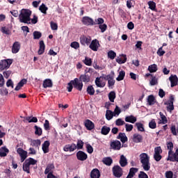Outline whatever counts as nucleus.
<instances>
[{
    "mask_svg": "<svg viewBox=\"0 0 178 178\" xmlns=\"http://www.w3.org/2000/svg\"><path fill=\"white\" fill-rule=\"evenodd\" d=\"M52 169H55V165H54V163L47 165L44 170V175H48L49 173H51V170H52Z\"/></svg>",
    "mask_w": 178,
    "mask_h": 178,
    "instance_id": "c9c22d12",
    "label": "nucleus"
},
{
    "mask_svg": "<svg viewBox=\"0 0 178 178\" xmlns=\"http://www.w3.org/2000/svg\"><path fill=\"white\" fill-rule=\"evenodd\" d=\"M118 140H120L121 143L122 144H124V143H127L128 138L127 136H126V134L124 133H119L118 136H117Z\"/></svg>",
    "mask_w": 178,
    "mask_h": 178,
    "instance_id": "4be33fe9",
    "label": "nucleus"
},
{
    "mask_svg": "<svg viewBox=\"0 0 178 178\" xmlns=\"http://www.w3.org/2000/svg\"><path fill=\"white\" fill-rule=\"evenodd\" d=\"M102 163L106 166H111L113 163V160L111 157H104L102 159Z\"/></svg>",
    "mask_w": 178,
    "mask_h": 178,
    "instance_id": "bb28decb",
    "label": "nucleus"
},
{
    "mask_svg": "<svg viewBox=\"0 0 178 178\" xmlns=\"http://www.w3.org/2000/svg\"><path fill=\"white\" fill-rule=\"evenodd\" d=\"M108 56L110 59L113 60L116 58V53L112 50L108 52Z\"/></svg>",
    "mask_w": 178,
    "mask_h": 178,
    "instance_id": "6e6d98bb",
    "label": "nucleus"
},
{
    "mask_svg": "<svg viewBox=\"0 0 178 178\" xmlns=\"http://www.w3.org/2000/svg\"><path fill=\"white\" fill-rule=\"evenodd\" d=\"M124 76H126V72L123 70L120 71L118 76L116 78L117 81H122V80H124Z\"/></svg>",
    "mask_w": 178,
    "mask_h": 178,
    "instance_id": "f704fd0d",
    "label": "nucleus"
},
{
    "mask_svg": "<svg viewBox=\"0 0 178 178\" xmlns=\"http://www.w3.org/2000/svg\"><path fill=\"white\" fill-rule=\"evenodd\" d=\"M155 102H156V99H155L154 95H149L147 97L148 104L150 105V106H152V105H155Z\"/></svg>",
    "mask_w": 178,
    "mask_h": 178,
    "instance_id": "cd10ccee",
    "label": "nucleus"
},
{
    "mask_svg": "<svg viewBox=\"0 0 178 178\" xmlns=\"http://www.w3.org/2000/svg\"><path fill=\"white\" fill-rule=\"evenodd\" d=\"M115 72L114 71H111V73L108 75H106L104 77V80H115Z\"/></svg>",
    "mask_w": 178,
    "mask_h": 178,
    "instance_id": "4c0bfd02",
    "label": "nucleus"
},
{
    "mask_svg": "<svg viewBox=\"0 0 178 178\" xmlns=\"http://www.w3.org/2000/svg\"><path fill=\"white\" fill-rule=\"evenodd\" d=\"M50 26H51V30H58V24L54 22H51Z\"/></svg>",
    "mask_w": 178,
    "mask_h": 178,
    "instance_id": "338daca9",
    "label": "nucleus"
},
{
    "mask_svg": "<svg viewBox=\"0 0 178 178\" xmlns=\"http://www.w3.org/2000/svg\"><path fill=\"white\" fill-rule=\"evenodd\" d=\"M31 10L27 9H22L19 15V19L20 23H24L25 24H31Z\"/></svg>",
    "mask_w": 178,
    "mask_h": 178,
    "instance_id": "f257e3e1",
    "label": "nucleus"
},
{
    "mask_svg": "<svg viewBox=\"0 0 178 178\" xmlns=\"http://www.w3.org/2000/svg\"><path fill=\"white\" fill-rule=\"evenodd\" d=\"M88 158V155L87 154L81 150H79L76 153V159L78 161H87V159Z\"/></svg>",
    "mask_w": 178,
    "mask_h": 178,
    "instance_id": "ddd939ff",
    "label": "nucleus"
},
{
    "mask_svg": "<svg viewBox=\"0 0 178 178\" xmlns=\"http://www.w3.org/2000/svg\"><path fill=\"white\" fill-rule=\"evenodd\" d=\"M39 50L38 51V55H42L44 52H45V43H44V40H40L39 42Z\"/></svg>",
    "mask_w": 178,
    "mask_h": 178,
    "instance_id": "b1692460",
    "label": "nucleus"
},
{
    "mask_svg": "<svg viewBox=\"0 0 178 178\" xmlns=\"http://www.w3.org/2000/svg\"><path fill=\"white\" fill-rule=\"evenodd\" d=\"M70 47L71 48H74V49H79L80 48V44L78 42H72Z\"/></svg>",
    "mask_w": 178,
    "mask_h": 178,
    "instance_id": "052dcab7",
    "label": "nucleus"
},
{
    "mask_svg": "<svg viewBox=\"0 0 178 178\" xmlns=\"http://www.w3.org/2000/svg\"><path fill=\"white\" fill-rule=\"evenodd\" d=\"M31 145L35 147L38 149H40V145H41V140L40 139L31 140Z\"/></svg>",
    "mask_w": 178,
    "mask_h": 178,
    "instance_id": "c756f323",
    "label": "nucleus"
},
{
    "mask_svg": "<svg viewBox=\"0 0 178 178\" xmlns=\"http://www.w3.org/2000/svg\"><path fill=\"white\" fill-rule=\"evenodd\" d=\"M152 79L150 80V86H156L158 84V79H156V76H152Z\"/></svg>",
    "mask_w": 178,
    "mask_h": 178,
    "instance_id": "bf43d9fd",
    "label": "nucleus"
},
{
    "mask_svg": "<svg viewBox=\"0 0 178 178\" xmlns=\"http://www.w3.org/2000/svg\"><path fill=\"white\" fill-rule=\"evenodd\" d=\"M138 178H148V175L147 173L144 172V171H140L138 175Z\"/></svg>",
    "mask_w": 178,
    "mask_h": 178,
    "instance_id": "774afa93",
    "label": "nucleus"
},
{
    "mask_svg": "<svg viewBox=\"0 0 178 178\" xmlns=\"http://www.w3.org/2000/svg\"><path fill=\"white\" fill-rule=\"evenodd\" d=\"M148 70L150 73H155L158 70V65L156 64L150 65L148 67Z\"/></svg>",
    "mask_w": 178,
    "mask_h": 178,
    "instance_id": "473e14b6",
    "label": "nucleus"
},
{
    "mask_svg": "<svg viewBox=\"0 0 178 178\" xmlns=\"http://www.w3.org/2000/svg\"><path fill=\"white\" fill-rule=\"evenodd\" d=\"M136 126L138 131H145V129H144V125L141 122H136Z\"/></svg>",
    "mask_w": 178,
    "mask_h": 178,
    "instance_id": "8fccbe9b",
    "label": "nucleus"
},
{
    "mask_svg": "<svg viewBox=\"0 0 178 178\" xmlns=\"http://www.w3.org/2000/svg\"><path fill=\"white\" fill-rule=\"evenodd\" d=\"M166 145H167V148L168 149V152H173V143L172 142H167Z\"/></svg>",
    "mask_w": 178,
    "mask_h": 178,
    "instance_id": "13d9d810",
    "label": "nucleus"
},
{
    "mask_svg": "<svg viewBox=\"0 0 178 178\" xmlns=\"http://www.w3.org/2000/svg\"><path fill=\"white\" fill-rule=\"evenodd\" d=\"M81 23L84 24V26H95L97 24L92 18L87 16L83 17Z\"/></svg>",
    "mask_w": 178,
    "mask_h": 178,
    "instance_id": "39448f33",
    "label": "nucleus"
},
{
    "mask_svg": "<svg viewBox=\"0 0 178 178\" xmlns=\"http://www.w3.org/2000/svg\"><path fill=\"white\" fill-rule=\"evenodd\" d=\"M26 120L29 122V123H37V122H38L37 117H28L26 118Z\"/></svg>",
    "mask_w": 178,
    "mask_h": 178,
    "instance_id": "603ef678",
    "label": "nucleus"
},
{
    "mask_svg": "<svg viewBox=\"0 0 178 178\" xmlns=\"http://www.w3.org/2000/svg\"><path fill=\"white\" fill-rule=\"evenodd\" d=\"M112 172L114 177L120 178L123 176V168L118 165H114L112 168Z\"/></svg>",
    "mask_w": 178,
    "mask_h": 178,
    "instance_id": "7ed1b4c3",
    "label": "nucleus"
},
{
    "mask_svg": "<svg viewBox=\"0 0 178 178\" xmlns=\"http://www.w3.org/2000/svg\"><path fill=\"white\" fill-rule=\"evenodd\" d=\"M86 149L88 154H92V152H94V148H92V146L90 144L86 145Z\"/></svg>",
    "mask_w": 178,
    "mask_h": 178,
    "instance_id": "e2e57ef3",
    "label": "nucleus"
},
{
    "mask_svg": "<svg viewBox=\"0 0 178 178\" xmlns=\"http://www.w3.org/2000/svg\"><path fill=\"white\" fill-rule=\"evenodd\" d=\"M76 149H77V146H76L74 143L65 145L63 147V151H65V152H74Z\"/></svg>",
    "mask_w": 178,
    "mask_h": 178,
    "instance_id": "1a4fd4ad",
    "label": "nucleus"
},
{
    "mask_svg": "<svg viewBox=\"0 0 178 178\" xmlns=\"http://www.w3.org/2000/svg\"><path fill=\"white\" fill-rule=\"evenodd\" d=\"M84 126L86 129L89 131L94 130V129H95V124L90 120H85Z\"/></svg>",
    "mask_w": 178,
    "mask_h": 178,
    "instance_id": "2eb2a0df",
    "label": "nucleus"
},
{
    "mask_svg": "<svg viewBox=\"0 0 178 178\" xmlns=\"http://www.w3.org/2000/svg\"><path fill=\"white\" fill-rule=\"evenodd\" d=\"M35 136H42V129L37 125L34 126Z\"/></svg>",
    "mask_w": 178,
    "mask_h": 178,
    "instance_id": "e433bc0d",
    "label": "nucleus"
},
{
    "mask_svg": "<svg viewBox=\"0 0 178 178\" xmlns=\"http://www.w3.org/2000/svg\"><path fill=\"white\" fill-rule=\"evenodd\" d=\"M160 118L161 119V123L162 124H166L168 123V118H166V116L163 115L162 112L159 113Z\"/></svg>",
    "mask_w": 178,
    "mask_h": 178,
    "instance_id": "a18cd8bd",
    "label": "nucleus"
},
{
    "mask_svg": "<svg viewBox=\"0 0 178 178\" xmlns=\"http://www.w3.org/2000/svg\"><path fill=\"white\" fill-rule=\"evenodd\" d=\"M8 154H9V149H8L6 146L0 148V156L1 158L6 156Z\"/></svg>",
    "mask_w": 178,
    "mask_h": 178,
    "instance_id": "393cba45",
    "label": "nucleus"
},
{
    "mask_svg": "<svg viewBox=\"0 0 178 178\" xmlns=\"http://www.w3.org/2000/svg\"><path fill=\"white\" fill-rule=\"evenodd\" d=\"M17 154H19L21 158V161L24 162V161H26V159L27 158V151H25L22 147H19L18 149H17Z\"/></svg>",
    "mask_w": 178,
    "mask_h": 178,
    "instance_id": "f8f14e48",
    "label": "nucleus"
},
{
    "mask_svg": "<svg viewBox=\"0 0 178 178\" xmlns=\"http://www.w3.org/2000/svg\"><path fill=\"white\" fill-rule=\"evenodd\" d=\"M3 74L5 79H9V77H10V75L12 74V71L10 70L4 71L3 72Z\"/></svg>",
    "mask_w": 178,
    "mask_h": 178,
    "instance_id": "69168bd1",
    "label": "nucleus"
},
{
    "mask_svg": "<svg viewBox=\"0 0 178 178\" xmlns=\"http://www.w3.org/2000/svg\"><path fill=\"white\" fill-rule=\"evenodd\" d=\"M49 145H51L49 140L44 141L42 145V149L44 154H48V152H49Z\"/></svg>",
    "mask_w": 178,
    "mask_h": 178,
    "instance_id": "f3484780",
    "label": "nucleus"
},
{
    "mask_svg": "<svg viewBox=\"0 0 178 178\" xmlns=\"http://www.w3.org/2000/svg\"><path fill=\"white\" fill-rule=\"evenodd\" d=\"M174 102H175V96L170 95L168 103L167 102L164 103V105H168L167 106V111L168 112H172V111H175V106L173 105Z\"/></svg>",
    "mask_w": 178,
    "mask_h": 178,
    "instance_id": "423d86ee",
    "label": "nucleus"
},
{
    "mask_svg": "<svg viewBox=\"0 0 178 178\" xmlns=\"http://www.w3.org/2000/svg\"><path fill=\"white\" fill-rule=\"evenodd\" d=\"M79 80L82 83H90V75L87 74H81L79 76Z\"/></svg>",
    "mask_w": 178,
    "mask_h": 178,
    "instance_id": "5701e85b",
    "label": "nucleus"
},
{
    "mask_svg": "<svg viewBox=\"0 0 178 178\" xmlns=\"http://www.w3.org/2000/svg\"><path fill=\"white\" fill-rule=\"evenodd\" d=\"M125 122L128 123H135L137 122V118L134 117V115H129L125 118Z\"/></svg>",
    "mask_w": 178,
    "mask_h": 178,
    "instance_id": "c85d7f7f",
    "label": "nucleus"
},
{
    "mask_svg": "<svg viewBox=\"0 0 178 178\" xmlns=\"http://www.w3.org/2000/svg\"><path fill=\"white\" fill-rule=\"evenodd\" d=\"M74 88L78 90V91H81L83 90V82H81L78 78H75L72 80Z\"/></svg>",
    "mask_w": 178,
    "mask_h": 178,
    "instance_id": "6e6552de",
    "label": "nucleus"
},
{
    "mask_svg": "<svg viewBox=\"0 0 178 178\" xmlns=\"http://www.w3.org/2000/svg\"><path fill=\"white\" fill-rule=\"evenodd\" d=\"M137 172H138V168H131L129 169V174L131 175V176H136V173H137Z\"/></svg>",
    "mask_w": 178,
    "mask_h": 178,
    "instance_id": "5fc2aeb1",
    "label": "nucleus"
},
{
    "mask_svg": "<svg viewBox=\"0 0 178 178\" xmlns=\"http://www.w3.org/2000/svg\"><path fill=\"white\" fill-rule=\"evenodd\" d=\"M20 51V42H15L12 47V52L13 54H17Z\"/></svg>",
    "mask_w": 178,
    "mask_h": 178,
    "instance_id": "aec40b11",
    "label": "nucleus"
},
{
    "mask_svg": "<svg viewBox=\"0 0 178 178\" xmlns=\"http://www.w3.org/2000/svg\"><path fill=\"white\" fill-rule=\"evenodd\" d=\"M80 42L83 47L90 45V44H91V38L90 36L82 35L80 38Z\"/></svg>",
    "mask_w": 178,
    "mask_h": 178,
    "instance_id": "9b49d317",
    "label": "nucleus"
},
{
    "mask_svg": "<svg viewBox=\"0 0 178 178\" xmlns=\"http://www.w3.org/2000/svg\"><path fill=\"white\" fill-rule=\"evenodd\" d=\"M119 163L121 168H124L127 166V164H128L127 159L126 158V156H124V155L122 154L120 156Z\"/></svg>",
    "mask_w": 178,
    "mask_h": 178,
    "instance_id": "a211bd4d",
    "label": "nucleus"
},
{
    "mask_svg": "<svg viewBox=\"0 0 178 178\" xmlns=\"http://www.w3.org/2000/svg\"><path fill=\"white\" fill-rule=\"evenodd\" d=\"M23 171L26 172V173H30V165L26 163V161L23 163Z\"/></svg>",
    "mask_w": 178,
    "mask_h": 178,
    "instance_id": "de8ad7c7",
    "label": "nucleus"
},
{
    "mask_svg": "<svg viewBox=\"0 0 178 178\" xmlns=\"http://www.w3.org/2000/svg\"><path fill=\"white\" fill-rule=\"evenodd\" d=\"M95 83L97 86V87H99L100 88H104L105 87V83H101V78L97 77Z\"/></svg>",
    "mask_w": 178,
    "mask_h": 178,
    "instance_id": "72a5a7b5",
    "label": "nucleus"
},
{
    "mask_svg": "<svg viewBox=\"0 0 178 178\" xmlns=\"http://www.w3.org/2000/svg\"><path fill=\"white\" fill-rule=\"evenodd\" d=\"M42 86L44 88H51L54 86V83L51 79H47L44 80Z\"/></svg>",
    "mask_w": 178,
    "mask_h": 178,
    "instance_id": "412c9836",
    "label": "nucleus"
},
{
    "mask_svg": "<svg viewBox=\"0 0 178 178\" xmlns=\"http://www.w3.org/2000/svg\"><path fill=\"white\" fill-rule=\"evenodd\" d=\"M99 41L98 40L95 39L92 40V42L89 44V48L92 49V51H98V48H99Z\"/></svg>",
    "mask_w": 178,
    "mask_h": 178,
    "instance_id": "4468645a",
    "label": "nucleus"
},
{
    "mask_svg": "<svg viewBox=\"0 0 178 178\" xmlns=\"http://www.w3.org/2000/svg\"><path fill=\"white\" fill-rule=\"evenodd\" d=\"M149 129H156V122L155 120H152L151 122H149Z\"/></svg>",
    "mask_w": 178,
    "mask_h": 178,
    "instance_id": "4d7b16f0",
    "label": "nucleus"
},
{
    "mask_svg": "<svg viewBox=\"0 0 178 178\" xmlns=\"http://www.w3.org/2000/svg\"><path fill=\"white\" fill-rule=\"evenodd\" d=\"M113 118V113L111 110H107L106 113V119L111 120Z\"/></svg>",
    "mask_w": 178,
    "mask_h": 178,
    "instance_id": "c03bdc74",
    "label": "nucleus"
},
{
    "mask_svg": "<svg viewBox=\"0 0 178 178\" xmlns=\"http://www.w3.org/2000/svg\"><path fill=\"white\" fill-rule=\"evenodd\" d=\"M87 93L89 95H94L95 94V90L94 89V87H92V86H89L87 88Z\"/></svg>",
    "mask_w": 178,
    "mask_h": 178,
    "instance_id": "37998d69",
    "label": "nucleus"
},
{
    "mask_svg": "<svg viewBox=\"0 0 178 178\" xmlns=\"http://www.w3.org/2000/svg\"><path fill=\"white\" fill-rule=\"evenodd\" d=\"M115 98H116V93L115 91H111L108 93V99L111 102H115Z\"/></svg>",
    "mask_w": 178,
    "mask_h": 178,
    "instance_id": "ea45409f",
    "label": "nucleus"
},
{
    "mask_svg": "<svg viewBox=\"0 0 178 178\" xmlns=\"http://www.w3.org/2000/svg\"><path fill=\"white\" fill-rule=\"evenodd\" d=\"M156 54L159 56H163V55H165V54H166V52L163 50V47H161L157 50Z\"/></svg>",
    "mask_w": 178,
    "mask_h": 178,
    "instance_id": "864d4df0",
    "label": "nucleus"
},
{
    "mask_svg": "<svg viewBox=\"0 0 178 178\" xmlns=\"http://www.w3.org/2000/svg\"><path fill=\"white\" fill-rule=\"evenodd\" d=\"M99 29H101L102 33H105V31H106V29H108V26L106 24H102L99 25Z\"/></svg>",
    "mask_w": 178,
    "mask_h": 178,
    "instance_id": "680f3d73",
    "label": "nucleus"
},
{
    "mask_svg": "<svg viewBox=\"0 0 178 178\" xmlns=\"http://www.w3.org/2000/svg\"><path fill=\"white\" fill-rule=\"evenodd\" d=\"M122 56L123 57V59H122L120 57H118L116 58L117 63H119L120 65H122L123 63H126V62H127V56L124 55V54H122Z\"/></svg>",
    "mask_w": 178,
    "mask_h": 178,
    "instance_id": "7c9ffc66",
    "label": "nucleus"
},
{
    "mask_svg": "<svg viewBox=\"0 0 178 178\" xmlns=\"http://www.w3.org/2000/svg\"><path fill=\"white\" fill-rule=\"evenodd\" d=\"M83 63L86 65V66H91L92 65V60L90 58L85 57V60H83Z\"/></svg>",
    "mask_w": 178,
    "mask_h": 178,
    "instance_id": "3c124183",
    "label": "nucleus"
},
{
    "mask_svg": "<svg viewBox=\"0 0 178 178\" xmlns=\"http://www.w3.org/2000/svg\"><path fill=\"white\" fill-rule=\"evenodd\" d=\"M26 163L29 164V166H31V165H36L37 164V161L31 157L27 159L26 160H25Z\"/></svg>",
    "mask_w": 178,
    "mask_h": 178,
    "instance_id": "58836bf2",
    "label": "nucleus"
},
{
    "mask_svg": "<svg viewBox=\"0 0 178 178\" xmlns=\"http://www.w3.org/2000/svg\"><path fill=\"white\" fill-rule=\"evenodd\" d=\"M76 147L77 149H83V147H84V142L81 140H78Z\"/></svg>",
    "mask_w": 178,
    "mask_h": 178,
    "instance_id": "09e8293b",
    "label": "nucleus"
},
{
    "mask_svg": "<svg viewBox=\"0 0 178 178\" xmlns=\"http://www.w3.org/2000/svg\"><path fill=\"white\" fill-rule=\"evenodd\" d=\"M111 131V127L103 126L102 128L101 133L103 134V136H108L109 134V132Z\"/></svg>",
    "mask_w": 178,
    "mask_h": 178,
    "instance_id": "2f4dec72",
    "label": "nucleus"
},
{
    "mask_svg": "<svg viewBox=\"0 0 178 178\" xmlns=\"http://www.w3.org/2000/svg\"><path fill=\"white\" fill-rule=\"evenodd\" d=\"M13 63V59H5L0 62V72L2 70H6L10 67V65Z\"/></svg>",
    "mask_w": 178,
    "mask_h": 178,
    "instance_id": "20e7f679",
    "label": "nucleus"
},
{
    "mask_svg": "<svg viewBox=\"0 0 178 178\" xmlns=\"http://www.w3.org/2000/svg\"><path fill=\"white\" fill-rule=\"evenodd\" d=\"M167 161H170V162H178V149H176L175 152H173V151L168 152Z\"/></svg>",
    "mask_w": 178,
    "mask_h": 178,
    "instance_id": "0eeeda50",
    "label": "nucleus"
},
{
    "mask_svg": "<svg viewBox=\"0 0 178 178\" xmlns=\"http://www.w3.org/2000/svg\"><path fill=\"white\" fill-rule=\"evenodd\" d=\"M133 141L136 143H143V136L138 134H134Z\"/></svg>",
    "mask_w": 178,
    "mask_h": 178,
    "instance_id": "a878e982",
    "label": "nucleus"
},
{
    "mask_svg": "<svg viewBox=\"0 0 178 178\" xmlns=\"http://www.w3.org/2000/svg\"><path fill=\"white\" fill-rule=\"evenodd\" d=\"M147 4L149 6V9H151V10H156V3L154 1H149Z\"/></svg>",
    "mask_w": 178,
    "mask_h": 178,
    "instance_id": "a19ab883",
    "label": "nucleus"
},
{
    "mask_svg": "<svg viewBox=\"0 0 178 178\" xmlns=\"http://www.w3.org/2000/svg\"><path fill=\"white\" fill-rule=\"evenodd\" d=\"M110 147L115 151H120V148H122V143L120 141L115 140L111 142Z\"/></svg>",
    "mask_w": 178,
    "mask_h": 178,
    "instance_id": "9d476101",
    "label": "nucleus"
},
{
    "mask_svg": "<svg viewBox=\"0 0 178 178\" xmlns=\"http://www.w3.org/2000/svg\"><path fill=\"white\" fill-rule=\"evenodd\" d=\"M33 40H40V38L42 37V33H41V32L38 31H35L33 33Z\"/></svg>",
    "mask_w": 178,
    "mask_h": 178,
    "instance_id": "79ce46f5",
    "label": "nucleus"
},
{
    "mask_svg": "<svg viewBox=\"0 0 178 178\" xmlns=\"http://www.w3.org/2000/svg\"><path fill=\"white\" fill-rule=\"evenodd\" d=\"M115 124L116 126H123V124H125V122L122 120V118H118L115 121Z\"/></svg>",
    "mask_w": 178,
    "mask_h": 178,
    "instance_id": "0e129e2a",
    "label": "nucleus"
},
{
    "mask_svg": "<svg viewBox=\"0 0 178 178\" xmlns=\"http://www.w3.org/2000/svg\"><path fill=\"white\" fill-rule=\"evenodd\" d=\"M90 177L91 178H99L101 177V173L99 172V170L97 168H94L90 172Z\"/></svg>",
    "mask_w": 178,
    "mask_h": 178,
    "instance_id": "6ab92c4d",
    "label": "nucleus"
},
{
    "mask_svg": "<svg viewBox=\"0 0 178 178\" xmlns=\"http://www.w3.org/2000/svg\"><path fill=\"white\" fill-rule=\"evenodd\" d=\"M142 168L145 172H148L151 169V163H149V156L147 153H142L139 156Z\"/></svg>",
    "mask_w": 178,
    "mask_h": 178,
    "instance_id": "f03ea898",
    "label": "nucleus"
},
{
    "mask_svg": "<svg viewBox=\"0 0 178 178\" xmlns=\"http://www.w3.org/2000/svg\"><path fill=\"white\" fill-rule=\"evenodd\" d=\"M169 80H170V81L171 83L170 86L172 88L176 87V86H177V84H178V78H177V75H171L169 77Z\"/></svg>",
    "mask_w": 178,
    "mask_h": 178,
    "instance_id": "dca6fc26",
    "label": "nucleus"
},
{
    "mask_svg": "<svg viewBox=\"0 0 178 178\" xmlns=\"http://www.w3.org/2000/svg\"><path fill=\"white\" fill-rule=\"evenodd\" d=\"M39 10H40L42 13L47 15V10H48V7L45 6L44 3H42V5L39 7Z\"/></svg>",
    "mask_w": 178,
    "mask_h": 178,
    "instance_id": "49530a36",
    "label": "nucleus"
}]
</instances>
